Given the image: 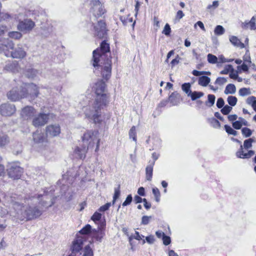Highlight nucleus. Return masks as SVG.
Returning <instances> with one entry per match:
<instances>
[{"label":"nucleus","instance_id":"338daca9","mask_svg":"<svg viewBox=\"0 0 256 256\" xmlns=\"http://www.w3.org/2000/svg\"><path fill=\"white\" fill-rule=\"evenodd\" d=\"M224 104V100L222 98H220L218 99L216 102V106L218 108H222Z\"/></svg>","mask_w":256,"mask_h":256},{"label":"nucleus","instance_id":"f3484780","mask_svg":"<svg viewBox=\"0 0 256 256\" xmlns=\"http://www.w3.org/2000/svg\"><path fill=\"white\" fill-rule=\"evenodd\" d=\"M84 240L85 239L81 236H78L73 240L70 248L72 253L78 252L82 250Z\"/></svg>","mask_w":256,"mask_h":256},{"label":"nucleus","instance_id":"6ab92c4d","mask_svg":"<svg viewBox=\"0 0 256 256\" xmlns=\"http://www.w3.org/2000/svg\"><path fill=\"white\" fill-rule=\"evenodd\" d=\"M60 132V126L58 124H50L46 128V134L48 136H56Z\"/></svg>","mask_w":256,"mask_h":256},{"label":"nucleus","instance_id":"3c124183","mask_svg":"<svg viewBox=\"0 0 256 256\" xmlns=\"http://www.w3.org/2000/svg\"><path fill=\"white\" fill-rule=\"evenodd\" d=\"M192 74L194 76H200L203 74H208L210 75V72H205V71H198L196 70H194L192 72Z\"/></svg>","mask_w":256,"mask_h":256},{"label":"nucleus","instance_id":"49530a36","mask_svg":"<svg viewBox=\"0 0 256 256\" xmlns=\"http://www.w3.org/2000/svg\"><path fill=\"white\" fill-rule=\"evenodd\" d=\"M129 136L130 138H132L134 142H136V127L134 126H132L130 128L129 132Z\"/></svg>","mask_w":256,"mask_h":256},{"label":"nucleus","instance_id":"5701e85b","mask_svg":"<svg viewBox=\"0 0 256 256\" xmlns=\"http://www.w3.org/2000/svg\"><path fill=\"white\" fill-rule=\"evenodd\" d=\"M154 165V162H152L147 166L146 168V178L148 180L150 181L152 177L153 167Z\"/></svg>","mask_w":256,"mask_h":256},{"label":"nucleus","instance_id":"dca6fc26","mask_svg":"<svg viewBox=\"0 0 256 256\" xmlns=\"http://www.w3.org/2000/svg\"><path fill=\"white\" fill-rule=\"evenodd\" d=\"M94 34L99 38H102L106 34V24L102 20L98 21L94 26Z\"/></svg>","mask_w":256,"mask_h":256},{"label":"nucleus","instance_id":"9b49d317","mask_svg":"<svg viewBox=\"0 0 256 256\" xmlns=\"http://www.w3.org/2000/svg\"><path fill=\"white\" fill-rule=\"evenodd\" d=\"M23 169L16 164H11L8 169V176L14 180L20 178Z\"/></svg>","mask_w":256,"mask_h":256},{"label":"nucleus","instance_id":"774afa93","mask_svg":"<svg viewBox=\"0 0 256 256\" xmlns=\"http://www.w3.org/2000/svg\"><path fill=\"white\" fill-rule=\"evenodd\" d=\"M146 240L149 244H152L154 243L155 239L154 236L150 235L146 238Z\"/></svg>","mask_w":256,"mask_h":256},{"label":"nucleus","instance_id":"bf43d9fd","mask_svg":"<svg viewBox=\"0 0 256 256\" xmlns=\"http://www.w3.org/2000/svg\"><path fill=\"white\" fill-rule=\"evenodd\" d=\"M246 102L252 106H254L256 103V98L254 96L248 98L246 100Z\"/></svg>","mask_w":256,"mask_h":256},{"label":"nucleus","instance_id":"37998d69","mask_svg":"<svg viewBox=\"0 0 256 256\" xmlns=\"http://www.w3.org/2000/svg\"><path fill=\"white\" fill-rule=\"evenodd\" d=\"M225 130L228 134H232L233 136H236L237 132L232 128L230 126L228 125L224 126Z\"/></svg>","mask_w":256,"mask_h":256},{"label":"nucleus","instance_id":"4c0bfd02","mask_svg":"<svg viewBox=\"0 0 256 256\" xmlns=\"http://www.w3.org/2000/svg\"><path fill=\"white\" fill-rule=\"evenodd\" d=\"M227 101L230 106H234L236 105L238 100L236 96H228Z\"/></svg>","mask_w":256,"mask_h":256},{"label":"nucleus","instance_id":"6e6d98bb","mask_svg":"<svg viewBox=\"0 0 256 256\" xmlns=\"http://www.w3.org/2000/svg\"><path fill=\"white\" fill-rule=\"evenodd\" d=\"M180 58L179 56L178 55H177L176 58L172 60L170 62V66L172 68H173L175 66L178 64V63L180 62Z\"/></svg>","mask_w":256,"mask_h":256},{"label":"nucleus","instance_id":"a878e982","mask_svg":"<svg viewBox=\"0 0 256 256\" xmlns=\"http://www.w3.org/2000/svg\"><path fill=\"white\" fill-rule=\"evenodd\" d=\"M230 41L234 46L240 47V48H244V45L242 43L240 40L235 36H230Z\"/></svg>","mask_w":256,"mask_h":256},{"label":"nucleus","instance_id":"2f4dec72","mask_svg":"<svg viewBox=\"0 0 256 256\" xmlns=\"http://www.w3.org/2000/svg\"><path fill=\"white\" fill-rule=\"evenodd\" d=\"M96 224H98V228L94 229L93 232H104L106 222L105 220H100V222H98Z\"/></svg>","mask_w":256,"mask_h":256},{"label":"nucleus","instance_id":"e433bc0d","mask_svg":"<svg viewBox=\"0 0 256 256\" xmlns=\"http://www.w3.org/2000/svg\"><path fill=\"white\" fill-rule=\"evenodd\" d=\"M207 57L208 61L209 63L215 64L218 62V58L216 56L209 54H208Z\"/></svg>","mask_w":256,"mask_h":256},{"label":"nucleus","instance_id":"a211bd4d","mask_svg":"<svg viewBox=\"0 0 256 256\" xmlns=\"http://www.w3.org/2000/svg\"><path fill=\"white\" fill-rule=\"evenodd\" d=\"M35 109L30 106H26L23 108L21 112V116L24 120L31 118L36 114Z\"/></svg>","mask_w":256,"mask_h":256},{"label":"nucleus","instance_id":"4be33fe9","mask_svg":"<svg viewBox=\"0 0 256 256\" xmlns=\"http://www.w3.org/2000/svg\"><path fill=\"white\" fill-rule=\"evenodd\" d=\"M256 16H253L250 22H245L243 24L242 27L244 28H250L251 30H256Z\"/></svg>","mask_w":256,"mask_h":256},{"label":"nucleus","instance_id":"f704fd0d","mask_svg":"<svg viewBox=\"0 0 256 256\" xmlns=\"http://www.w3.org/2000/svg\"><path fill=\"white\" fill-rule=\"evenodd\" d=\"M251 94L250 90L249 88H243L238 91V94L242 96H244L250 95Z\"/></svg>","mask_w":256,"mask_h":256},{"label":"nucleus","instance_id":"4d7b16f0","mask_svg":"<svg viewBox=\"0 0 256 256\" xmlns=\"http://www.w3.org/2000/svg\"><path fill=\"white\" fill-rule=\"evenodd\" d=\"M14 212V210H10L9 212L7 210V209L5 208H2L0 207V216L2 217L6 214H8V213L10 214V212Z\"/></svg>","mask_w":256,"mask_h":256},{"label":"nucleus","instance_id":"7c9ffc66","mask_svg":"<svg viewBox=\"0 0 256 256\" xmlns=\"http://www.w3.org/2000/svg\"><path fill=\"white\" fill-rule=\"evenodd\" d=\"M8 36L10 38L19 40L22 37V34L17 31L10 32L8 33Z\"/></svg>","mask_w":256,"mask_h":256},{"label":"nucleus","instance_id":"de8ad7c7","mask_svg":"<svg viewBox=\"0 0 256 256\" xmlns=\"http://www.w3.org/2000/svg\"><path fill=\"white\" fill-rule=\"evenodd\" d=\"M242 134L246 138L250 136L252 134V130L248 128H244L242 129Z\"/></svg>","mask_w":256,"mask_h":256},{"label":"nucleus","instance_id":"c85d7f7f","mask_svg":"<svg viewBox=\"0 0 256 256\" xmlns=\"http://www.w3.org/2000/svg\"><path fill=\"white\" fill-rule=\"evenodd\" d=\"M204 95V92H201L194 91L192 92L188 96L190 97L192 100H196L198 98H200Z\"/></svg>","mask_w":256,"mask_h":256},{"label":"nucleus","instance_id":"2eb2a0df","mask_svg":"<svg viewBox=\"0 0 256 256\" xmlns=\"http://www.w3.org/2000/svg\"><path fill=\"white\" fill-rule=\"evenodd\" d=\"M15 112L16 108L14 104L6 103L0 106V113L2 116H10Z\"/></svg>","mask_w":256,"mask_h":256},{"label":"nucleus","instance_id":"4468645a","mask_svg":"<svg viewBox=\"0 0 256 256\" xmlns=\"http://www.w3.org/2000/svg\"><path fill=\"white\" fill-rule=\"evenodd\" d=\"M48 118V114L40 113L34 118L32 122V125L35 127L43 126L47 123Z\"/></svg>","mask_w":256,"mask_h":256},{"label":"nucleus","instance_id":"69168bd1","mask_svg":"<svg viewBox=\"0 0 256 256\" xmlns=\"http://www.w3.org/2000/svg\"><path fill=\"white\" fill-rule=\"evenodd\" d=\"M162 240H163V243L164 245L166 246H168V245L170 242H171V240H170V236H166V235H165L163 238H162Z\"/></svg>","mask_w":256,"mask_h":256},{"label":"nucleus","instance_id":"a19ab883","mask_svg":"<svg viewBox=\"0 0 256 256\" xmlns=\"http://www.w3.org/2000/svg\"><path fill=\"white\" fill-rule=\"evenodd\" d=\"M209 122L210 123L212 126L214 128H219L220 126V122L215 118H210Z\"/></svg>","mask_w":256,"mask_h":256},{"label":"nucleus","instance_id":"a18cd8bd","mask_svg":"<svg viewBox=\"0 0 256 256\" xmlns=\"http://www.w3.org/2000/svg\"><path fill=\"white\" fill-rule=\"evenodd\" d=\"M83 256H93V252L89 246H85Z\"/></svg>","mask_w":256,"mask_h":256},{"label":"nucleus","instance_id":"9d476101","mask_svg":"<svg viewBox=\"0 0 256 256\" xmlns=\"http://www.w3.org/2000/svg\"><path fill=\"white\" fill-rule=\"evenodd\" d=\"M22 86L13 88L7 94L8 98L12 101H17L24 98Z\"/></svg>","mask_w":256,"mask_h":256},{"label":"nucleus","instance_id":"c756f323","mask_svg":"<svg viewBox=\"0 0 256 256\" xmlns=\"http://www.w3.org/2000/svg\"><path fill=\"white\" fill-rule=\"evenodd\" d=\"M38 73V71L35 69H28L26 72V76L28 78H34L36 76Z\"/></svg>","mask_w":256,"mask_h":256},{"label":"nucleus","instance_id":"0e129e2a","mask_svg":"<svg viewBox=\"0 0 256 256\" xmlns=\"http://www.w3.org/2000/svg\"><path fill=\"white\" fill-rule=\"evenodd\" d=\"M232 126L236 130L240 129L242 126V123L240 120H237L232 123Z\"/></svg>","mask_w":256,"mask_h":256},{"label":"nucleus","instance_id":"680f3d73","mask_svg":"<svg viewBox=\"0 0 256 256\" xmlns=\"http://www.w3.org/2000/svg\"><path fill=\"white\" fill-rule=\"evenodd\" d=\"M219 6V2L218 0L214 1L212 4H209L207 6V9L208 10H214L216 8H218Z\"/></svg>","mask_w":256,"mask_h":256},{"label":"nucleus","instance_id":"cd10ccee","mask_svg":"<svg viewBox=\"0 0 256 256\" xmlns=\"http://www.w3.org/2000/svg\"><path fill=\"white\" fill-rule=\"evenodd\" d=\"M236 92V88L234 84H228L224 90V93L226 94H234Z\"/></svg>","mask_w":256,"mask_h":256},{"label":"nucleus","instance_id":"20e7f679","mask_svg":"<svg viewBox=\"0 0 256 256\" xmlns=\"http://www.w3.org/2000/svg\"><path fill=\"white\" fill-rule=\"evenodd\" d=\"M101 102H98V104H95V100L92 102L88 106H84L82 110L84 112L86 117L93 120L94 123H100L102 120L100 117V110L108 104H101Z\"/></svg>","mask_w":256,"mask_h":256},{"label":"nucleus","instance_id":"ddd939ff","mask_svg":"<svg viewBox=\"0 0 256 256\" xmlns=\"http://www.w3.org/2000/svg\"><path fill=\"white\" fill-rule=\"evenodd\" d=\"M10 52H9L10 56L13 58L22 59L26 56V52L20 44H18L15 48L14 47Z\"/></svg>","mask_w":256,"mask_h":256},{"label":"nucleus","instance_id":"7ed1b4c3","mask_svg":"<svg viewBox=\"0 0 256 256\" xmlns=\"http://www.w3.org/2000/svg\"><path fill=\"white\" fill-rule=\"evenodd\" d=\"M82 144L78 146L74 150V153L79 158L82 159L86 157L88 148L93 147L96 144V151L99 148L100 139L98 137V132L89 130L86 131L82 137Z\"/></svg>","mask_w":256,"mask_h":256},{"label":"nucleus","instance_id":"58836bf2","mask_svg":"<svg viewBox=\"0 0 256 256\" xmlns=\"http://www.w3.org/2000/svg\"><path fill=\"white\" fill-rule=\"evenodd\" d=\"M96 232V234L95 236H94L95 239L99 242H101L102 238H103V237L105 235V232Z\"/></svg>","mask_w":256,"mask_h":256},{"label":"nucleus","instance_id":"f257e3e1","mask_svg":"<svg viewBox=\"0 0 256 256\" xmlns=\"http://www.w3.org/2000/svg\"><path fill=\"white\" fill-rule=\"evenodd\" d=\"M41 194H38L36 197L34 196L26 198L24 202L22 204L14 201L12 198L8 200L11 204L14 212H10V216L20 220H29L36 218L42 214L41 210L37 207L38 204L43 206H50L52 204L48 206L46 200L42 201L40 197H43Z\"/></svg>","mask_w":256,"mask_h":256},{"label":"nucleus","instance_id":"c03bdc74","mask_svg":"<svg viewBox=\"0 0 256 256\" xmlns=\"http://www.w3.org/2000/svg\"><path fill=\"white\" fill-rule=\"evenodd\" d=\"M214 32L216 35H222L224 34V29L222 26L218 25L216 27Z\"/></svg>","mask_w":256,"mask_h":256},{"label":"nucleus","instance_id":"f8f14e48","mask_svg":"<svg viewBox=\"0 0 256 256\" xmlns=\"http://www.w3.org/2000/svg\"><path fill=\"white\" fill-rule=\"evenodd\" d=\"M91 11L95 16H100L105 12L102 4L99 0H92Z\"/></svg>","mask_w":256,"mask_h":256},{"label":"nucleus","instance_id":"72a5a7b5","mask_svg":"<svg viewBox=\"0 0 256 256\" xmlns=\"http://www.w3.org/2000/svg\"><path fill=\"white\" fill-rule=\"evenodd\" d=\"M190 86H191L190 83H184L182 86V90L186 92L188 96L192 92V90H190Z\"/></svg>","mask_w":256,"mask_h":256},{"label":"nucleus","instance_id":"8fccbe9b","mask_svg":"<svg viewBox=\"0 0 256 256\" xmlns=\"http://www.w3.org/2000/svg\"><path fill=\"white\" fill-rule=\"evenodd\" d=\"M227 82V79L224 77H218L215 81V84L220 86L223 85Z\"/></svg>","mask_w":256,"mask_h":256},{"label":"nucleus","instance_id":"864d4df0","mask_svg":"<svg viewBox=\"0 0 256 256\" xmlns=\"http://www.w3.org/2000/svg\"><path fill=\"white\" fill-rule=\"evenodd\" d=\"M151 218H152L151 216H143L142 218L141 224L144 225H146L149 223L150 220Z\"/></svg>","mask_w":256,"mask_h":256},{"label":"nucleus","instance_id":"39448f33","mask_svg":"<svg viewBox=\"0 0 256 256\" xmlns=\"http://www.w3.org/2000/svg\"><path fill=\"white\" fill-rule=\"evenodd\" d=\"M94 89L96 94L95 104L101 102V104H108L109 102V96L105 93L106 84L102 80H98L94 84Z\"/></svg>","mask_w":256,"mask_h":256},{"label":"nucleus","instance_id":"b1692460","mask_svg":"<svg viewBox=\"0 0 256 256\" xmlns=\"http://www.w3.org/2000/svg\"><path fill=\"white\" fill-rule=\"evenodd\" d=\"M168 102L171 106H177L180 103V98L178 94L172 93L168 97Z\"/></svg>","mask_w":256,"mask_h":256},{"label":"nucleus","instance_id":"ea45409f","mask_svg":"<svg viewBox=\"0 0 256 256\" xmlns=\"http://www.w3.org/2000/svg\"><path fill=\"white\" fill-rule=\"evenodd\" d=\"M152 194L154 196L156 201V202H159L160 198V194L159 190L156 188H152Z\"/></svg>","mask_w":256,"mask_h":256},{"label":"nucleus","instance_id":"bb28decb","mask_svg":"<svg viewBox=\"0 0 256 256\" xmlns=\"http://www.w3.org/2000/svg\"><path fill=\"white\" fill-rule=\"evenodd\" d=\"M210 81V78L206 76H202L198 78V84L202 86H206Z\"/></svg>","mask_w":256,"mask_h":256},{"label":"nucleus","instance_id":"423d86ee","mask_svg":"<svg viewBox=\"0 0 256 256\" xmlns=\"http://www.w3.org/2000/svg\"><path fill=\"white\" fill-rule=\"evenodd\" d=\"M8 31V28L4 25H0V54L4 53L8 57L9 50L12 49L14 46V42L8 38H5L3 36Z\"/></svg>","mask_w":256,"mask_h":256},{"label":"nucleus","instance_id":"393cba45","mask_svg":"<svg viewBox=\"0 0 256 256\" xmlns=\"http://www.w3.org/2000/svg\"><path fill=\"white\" fill-rule=\"evenodd\" d=\"M10 142V138L8 136L2 132H0V147H4Z\"/></svg>","mask_w":256,"mask_h":256},{"label":"nucleus","instance_id":"603ef678","mask_svg":"<svg viewBox=\"0 0 256 256\" xmlns=\"http://www.w3.org/2000/svg\"><path fill=\"white\" fill-rule=\"evenodd\" d=\"M232 110V107L226 105L222 110L221 112L224 115L228 114Z\"/></svg>","mask_w":256,"mask_h":256},{"label":"nucleus","instance_id":"1a4fd4ad","mask_svg":"<svg viewBox=\"0 0 256 256\" xmlns=\"http://www.w3.org/2000/svg\"><path fill=\"white\" fill-rule=\"evenodd\" d=\"M18 24L17 25V28L18 30L27 32L31 31L35 26L34 22L30 19L26 18L21 20L18 17Z\"/></svg>","mask_w":256,"mask_h":256},{"label":"nucleus","instance_id":"79ce46f5","mask_svg":"<svg viewBox=\"0 0 256 256\" xmlns=\"http://www.w3.org/2000/svg\"><path fill=\"white\" fill-rule=\"evenodd\" d=\"M92 226L90 224H86L80 231V233L82 234H86L90 232Z\"/></svg>","mask_w":256,"mask_h":256},{"label":"nucleus","instance_id":"412c9836","mask_svg":"<svg viewBox=\"0 0 256 256\" xmlns=\"http://www.w3.org/2000/svg\"><path fill=\"white\" fill-rule=\"evenodd\" d=\"M33 140L36 144H42L46 140V136L44 134L38 130L33 133Z\"/></svg>","mask_w":256,"mask_h":256},{"label":"nucleus","instance_id":"aec40b11","mask_svg":"<svg viewBox=\"0 0 256 256\" xmlns=\"http://www.w3.org/2000/svg\"><path fill=\"white\" fill-rule=\"evenodd\" d=\"M4 70L12 72H19L22 71V68L18 62L16 60L8 62L4 67Z\"/></svg>","mask_w":256,"mask_h":256},{"label":"nucleus","instance_id":"5fc2aeb1","mask_svg":"<svg viewBox=\"0 0 256 256\" xmlns=\"http://www.w3.org/2000/svg\"><path fill=\"white\" fill-rule=\"evenodd\" d=\"M171 32V29L170 25L168 24H166L163 30L162 33L164 34L166 36H169Z\"/></svg>","mask_w":256,"mask_h":256},{"label":"nucleus","instance_id":"09e8293b","mask_svg":"<svg viewBox=\"0 0 256 256\" xmlns=\"http://www.w3.org/2000/svg\"><path fill=\"white\" fill-rule=\"evenodd\" d=\"M120 186L119 185L117 188H115L114 189V194L113 196V200L112 204H114L116 200L120 196Z\"/></svg>","mask_w":256,"mask_h":256},{"label":"nucleus","instance_id":"e2e57ef3","mask_svg":"<svg viewBox=\"0 0 256 256\" xmlns=\"http://www.w3.org/2000/svg\"><path fill=\"white\" fill-rule=\"evenodd\" d=\"M110 205H111V204L110 202H108L106 204H105L104 205L100 206L98 210L100 212H105V211L107 210H108Z\"/></svg>","mask_w":256,"mask_h":256},{"label":"nucleus","instance_id":"13d9d810","mask_svg":"<svg viewBox=\"0 0 256 256\" xmlns=\"http://www.w3.org/2000/svg\"><path fill=\"white\" fill-rule=\"evenodd\" d=\"M135 234H136V236H131L129 238L130 241H131L132 238H134V239L140 240H142V238L144 237V236L140 235L138 232L136 231Z\"/></svg>","mask_w":256,"mask_h":256},{"label":"nucleus","instance_id":"0eeeda50","mask_svg":"<svg viewBox=\"0 0 256 256\" xmlns=\"http://www.w3.org/2000/svg\"><path fill=\"white\" fill-rule=\"evenodd\" d=\"M22 86L24 98L28 99L29 101H32L38 96V87L34 84H24Z\"/></svg>","mask_w":256,"mask_h":256},{"label":"nucleus","instance_id":"473e14b6","mask_svg":"<svg viewBox=\"0 0 256 256\" xmlns=\"http://www.w3.org/2000/svg\"><path fill=\"white\" fill-rule=\"evenodd\" d=\"M216 96L214 94H209L208 96V100L206 102V104L208 106H212L215 102Z\"/></svg>","mask_w":256,"mask_h":256},{"label":"nucleus","instance_id":"f03ea898","mask_svg":"<svg viewBox=\"0 0 256 256\" xmlns=\"http://www.w3.org/2000/svg\"><path fill=\"white\" fill-rule=\"evenodd\" d=\"M110 52L109 44L105 41L100 44V48H97L93 52V66L98 70H101L102 77L108 80L111 76L112 62L108 58H106V54Z\"/></svg>","mask_w":256,"mask_h":256},{"label":"nucleus","instance_id":"6e6552de","mask_svg":"<svg viewBox=\"0 0 256 256\" xmlns=\"http://www.w3.org/2000/svg\"><path fill=\"white\" fill-rule=\"evenodd\" d=\"M251 140L248 139L246 140L244 142V146H240V150L236 152V156L241 158H248L254 155V150H250L248 152H244L243 150V146L245 149H248L252 147V144L250 142Z\"/></svg>","mask_w":256,"mask_h":256},{"label":"nucleus","instance_id":"c9c22d12","mask_svg":"<svg viewBox=\"0 0 256 256\" xmlns=\"http://www.w3.org/2000/svg\"><path fill=\"white\" fill-rule=\"evenodd\" d=\"M101 218L102 214L98 212H95L91 218V220H93L95 224H97L102 220Z\"/></svg>","mask_w":256,"mask_h":256},{"label":"nucleus","instance_id":"052dcab7","mask_svg":"<svg viewBox=\"0 0 256 256\" xmlns=\"http://www.w3.org/2000/svg\"><path fill=\"white\" fill-rule=\"evenodd\" d=\"M132 198L131 194H129L126 197V200L124 202L122 203V205L124 206H126L128 205H129L132 201Z\"/></svg>","mask_w":256,"mask_h":256}]
</instances>
